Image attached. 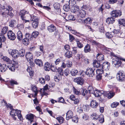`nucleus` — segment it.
<instances>
[{"label": "nucleus", "instance_id": "1", "mask_svg": "<svg viewBox=\"0 0 125 125\" xmlns=\"http://www.w3.org/2000/svg\"><path fill=\"white\" fill-rule=\"evenodd\" d=\"M1 6L3 9L5 11H6V12H3L2 14V15L4 17H7L8 15L10 16H12L11 15L9 14L10 12H9V11L12 10V9L11 7L8 5H7L5 3H4L3 5H1Z\"/></svg>", "mask_w": 125, "mask_h": 125}, {"label": "nucleus", "instance_id": "2", "mask_svg": "<svg viewBox=\"0 0 125 125\" xmlns=\"http://www.w3.org/2000/svg\"><path fill=\"white\" fill-rule=\"evenodd\" d=\"M112 63L113 66L116 67L120 66L122 64L120 59L116 56H114L112 61Z\"/></svg>", "mask_w": 125, "mask_h": 125}, {"label": "nucleus", "instance_id": "3", "mask_svg": "<svg viewBox=\"0 0 125 125\" xmlns=\"http://www.w3.org/2000/svg\"><path fill=\"white\" fill-rule=\"evenodd\" d=\"M31 21H32V25L33 27L35 28L37 27L39 24V18L33 15H32L31 16Z\"/></svg>", "mask_w": 125, "mask_h": 125}, {"label": "nucleus", "instance_id": "4", "mask_svg": "<svg viewBox=\"0 0 125 125\" xmlns=\"http://www.w3.org/2000/svg\"><path fill=\"white\" fill-rule=\"evenodd\" d=\"M58 73L61 75H63L64 74L66 76H67L70 74V71L68 69H66L64 71V73L63 72V70L61 68H58L57 69Z\"/></svg>", "mask_w": 125, "mask_h": 125}, {"label": "nucleus", "instance_id": "5", "mask_svg": "<svg viewBox=\"0 0 125 125\" xmlns=\"http://www.w3.org/2000/svg\"><path fill=\"white\" fill-rule=\"evenodd\" d=\"M18 65L17 63L15 62H14L13 63H9L7 66V68H9L10 70L11 71L14 72L15 71V68H18Z\"/></svg>", "mask_w": 125, "mask_h": 125}, {"label": "nucleus", "instance_id": "6", "mask_svg": "<svg viewBox=\"0 0 125 125\" xmlns=\"http://www.w3.org/2000/svg\"><path fill=\"white\" fill-rule=\"evenodd\" d=\"M94 69L88 68L86 71V74L89 77H92L94 74Z\"/></svg>", "mask_w": 125, "mask_h": 125}, {"label": "nucleus", "instance_id": "7", "mask_svg": "<svg viewBox=\"0 0 125 125\" xmlns=\"http://www.w3.org/2000/svg\"><path fill=\"white\" fill-rule=\"evenodd\" d=\"M117 77L118 80L120 81H122L124 80L125 76L123 73V71H119L118 72L117 75Z\"/></svg>", "mask_w": 125, "mask_h": 125}, {"label": "nucleus", "instance_id": "8", "mask_svg": "<svg viewBox=\"0 0 125 125\" xmlns=\"http://www.w3.org/2000/svg\"><path fill=\"white\" fill-rule=\"evenodd\" d=\"M9 53L14 58H17L18 57V51L17 50H12L10 49L8 50Z\"/></svg>", "mask_w": 125, "mask_h": 125}, {"label": "nucleus", "instance_id": "9", "mask_svg": "<svg viewBox=\"0 0 125 125\" xmlns=\"http://www.w3.org/2000/svg\"><path fill=\"white\" fill-rule=\"evenodd\" d=\"M26 57L27 60L28 61H30V62L32 63V66H33L34 64L33 62L31 61L33 60V56L32 54L30 52H27L26 54Z\"/></svg>", "mask_w": 125, "mask_h": 125}, {"label": "nucleus", "instance_id": "10", "mask_svg": "<svg viewBox=\"0 0 125 125\" xmlns=\"http://www.w3.org/2000/svg\"><path fill=\"white\" fill-rule=\"evenodd\" d=\"M115 95L114 93L111 91L105 92L104 91L103 96H107L108 98L110 99L112 98Z\"/></svg>", "mask_w": 125, "mask_h": 125}, {"label": "nucleus", "instance_id": "11", "mask_svg": "<svg viewBox=\"0 0 125 125\" xmlns=\"http://www.w3.org/2000/svg\"><path fill=\"white\" fill-rule=\"evenodd\" d=\"M121 12L119 10H114L111 12V15L112 17L115 18L118 17L122 15Z\"/></svg>", "mask_w": 125, "mask_h": 125}, {"label": "nucleus", "instance_id": "12", "mask_svg": "<svg viewBox=\"0 0 125 125\" xmlns=\"http://www.w3.org/2000/svg\"><path fill=\"white\" fill-rule=\"evenodd\" d=\"M104 91H100L97 90L95 89L93 94H94L95 96L98 97L103 96Z\"/></svg>", "mask_w": 125, "mask_h": 125}, {"label": "nucleus", "instance_id": "13", "mask_svg": "<svg viewBox=\"0 0 125 125\" xmlns=\"http://www.w3.org/2000/svg\"><path fill=\"white\" fill-rule=\"evenodd\" d=\"M74 81L77 84L81 85H83L84 82V79L81 77L76 78L74 79Z\"/></svg>", "mask_w": 125, "mask_h": 125}, {"label": "nucleus", "instance_id": "14", "mask_svg": "<svg viewBox=\"0 0 125 125\" xmlns=\"http://www.w3.org/2000/svg\"><path fill=\"white\" fill-rule=\"evenodd\" d=\"M25 38H24L23 41V43L26 45H28L29 43V41L31 36L29 33H26L25 35Z\"/></svg>", "mask_w": 125, "mask_h": 125}, {"label": "nucleus", "instance_id": "15", "mask_svg": "<svg viewBox=\"0 0 125 125\" xmlns=\"http://www.w3.org/2000/svg\"><path fill=\"white\" fill-rule=\"evenodd\" d=\"M7 34L8 38L10 40H13L15 39L16 37L15 34L12 31H9Z\"/></svg>", "mask_w": 125, "mask_h": 125}, {"label": "nucleus", "instance_id": "16", "mask_svg": "<svg viewBox=\"0 0 125 125\" xmlns=\"http://www.w3.org/2000/svg\"><path fill=\"white\" fill-rule=\"evenodd\" d=\"M31 15L29 14H28L25 15L24 16H21V18L22 21H23V23L29 22V21L28 20L29 18L31 17Z\"/></svg>", "mask_w": 125, "mask_h": 125}, {"label": "nucleus", "instance_id": "17", "mask_svg": "<svg viewBox=\"0 0 125 125\" xmlns=\"http://www.w3.org/2000/svg\"><path fill=\"white\" fill-rule=\"evenodd\" d=\"M110 66V64L108 62H104L103 63L102 68L104 70L107 71L109 70Z\"/></svg>", "mask_w": 125, "mask_h": 125}, {"label": "nucleus", "instance_id": "18", "mask_svg": "<svg viewBox=\"0 0 125 125\" xmlns=\"http://www.w3.org/2000/svg\"><path fill=\"white\" fill-rule=\"evenodd\" d=\"M79 6H75L72 8L71 11L72 12L77 14L79 13Z\"/></svg>", "mask_w": 125, "mask_h": 125}, {"label": "nucleus", "instance_id": "19", "mask_svg": "<svg viewBox=\"0 0 125 125\" xmlns=\"http://www.w3.org/2000/svg\"><path fill=\"white\" fill-rule=\"evenodd\" d=\"M47 29L50 32H52L55 31L56 28L53 25H51L48 27Z\"/></svg>", "mask_w": 125, "mask_h": 125}, {"label": "nucleus", "instance_id": "20", "mask_svg": "<svg viewBox=\"0 0 125 125\" xmlns=\"http://www.w3.org/2000/svg\"><path fill=\"white\" fill-rule=\"evenodd\" d=\"M19 110L16 109L15 110L14 109H12L10 112V114L11 115H12V117H13L14 119L15 120L16 118L14 117L18 113V111Z\"/></svg>", "mask_w": 125, "mask_h": 125}, {"label": "nucleus", "instance_id": "21", "mask_svg": "<svg viewBox=\"0 0 125 125\" xmlns=\"http://www.w3.org/2000/svg\"><path fill=\"white\" fill-rule=\"evenodd\" d=\"M66 119L68 120L71 118L73 116V113L70 110H69L66 113Z\"/></svg>", "mask_w": 125, "mask_h": 125}, {"label": "nucleus", "instance_id": "22", "mask_svg": "<svg viewBox=\"0 0 125 125\" xmlns=\"http://www.w3.org/2000/svg\"><path fill=\"white\" fill-rule=\"evenodd\" d=\"M51 68L50 64L48 62H46L44 65V70L47 71L50 70Z\"/></svg>", "mask_w": 125, "mask_h": 125}, {"label": "nucleus", "instance_id": "23", "mask_svg": "<svg viewBox=\"0 0 125 125\" xmlns=\"http://www.w3.org/2000/svg\"><path fill=\"white\" fill-rule=\"evenodd\" d=\"M115 20V18L111 17L108 18L106 20V22L108 24H112L114 22Z\"/></svg>", "mask_w": 125, "mask_h": 125}, {"label": "nucleus", "instance_id": "24", "mask_svg": "<svg viewBox=\"0 0 125 125\" xmlns=\"http://www.w3.org/2000/svg\"><path fill=\"white\" fill-rule=\"evenodd\" d=\"M104 55L103 54H98L96 55V58L98 61L101 62L104 60Z\"/></svg>", "mask_w": 125, "mask_h": 125}, {"label": "nucleus", "instance_id": "25", "mask_svg": "<svg viewBox=\"0 0 125 125\" xmlns=\"http://www.w3.org/2000/svg\"><path fill=\"white\" fill-rule=\"evenodd\" d=\"M98 105V103L95 100H92L91 102V106L93 108L96 107Z\"/></svg>", "mask_w": 125, "mask_h": 125}, {"label": "nucleus", "instance_id": "26", "mask_svg": "<svg viewBox=\"0 0 125 125\" xmlns=\"http://www.w3.org/2000/svg\"><path fill=\"white\" fill-rule=\"evenodd\" d=\"M80 91L81 92V94L83 96H86L88 95V92L86 89L82 88L81 89Z\"/></svg>", "mask_w": 125, "mask_h": 125}, {"label": "nucleus", "instance_id": "27", "mask_svg": "<svg viewBox=\"0 0 125 125\" xmlns=\"http://www.w3.org/2000/svg\"><path fill=\"white\" fill-rule=\"evenodd\" d=\"M91 51V48L90 45L88 44H86L84 48V52L86 53L89 52Z\"/></svg>", "mask_w": 125, "mask_h": 125}, {"label": "nucleus", "instance_id": "28", "mask_svg": "<svg viewBox=\"0 0 125 125\" xmlns=\"http://www.w3.org/2000/svg\"><path fill=\"white\" fill-rule=\"evenodd\" d=\"M78 15L81 18H83L85 17L86 15L85 11L83 10H80L79 13H77Z\"/></svg>", "mask_w": 125, "mask_h": 125}, {"label": "nucleus", "instance_id": "29", "mask_svg": "<svg viewBox=\"0 0 125 125\" xmlns=\"http://www.w3.org/2000/svg\"><path fill=\"white\" fill-rule=\"evenodd\" d=\"M65 19L68 20H75V18L74 17V16L72 15H67L65 17Z\"/></svg>", "mask_w": 125, "mask_h": 125}, {"label": "nucleus", "instance_id": "30", "mask_svg": "<svg viewBox=\"0 0 125 125\" xmlns=\"http://www.w3.org/2000/svg\"><path fill=\"white\" fill-rule=\"evenodd\" d=\"M7 67L6 64H5L1 65L0 68V71L2 72H5L7 69Z\"/></svg>", "mask_w": 125, "mask_h": 125}, {"label": "nucleus", "instance_id": "31", "mask_svg": "<svg viewBox=\"0 0 125 125\" xmlns=\"http://www.w3.org/2000/svg\"><path fill=\"white\" fill-rule=\"evenodd\" d=\"M97 120L100 123H103L104 122V119L103 115L102 114L100 115Z\"/></svg>", "mask_w": 125, "mask_h": 125}, {"label": "nucleus", "instance_id": "32", "mask_svg": "<svg viewBox=\"0 0 125 125\" xmlns=\"http://www.w3.org/2000/svg\"><path fill=\"white\" fill-rule=\"evenodd\" d=\"M35 62L37 65L40 67L42 66V61L41 60L36 59L35 60Z\"/></svg>", "mask_w": 125, "mask_h": 125}, {"label": "nucleus", "instance_id": "33", "mask_svg": "<svg viewBox=\"0 0 125 125\" xmlns=\"http://www.w3.org/2000/svg\"><path fill=\"white\" fill-rule=\"evenodd\" d=\"M17 38L19 41L22 40L23 38V35L21 31H19L17 33Z\"/></svg>", "mask_w": 125, "mask_h": 125}, {"label": "nucleus", "instance_id": "34", "mask_svg": "<svg viewBox=\"0 0 125 125\" xmlns=\"http://www.w3.org/2000/svg\"><path fill=\"white\" fill-rule=\"evenodd\" d=\"M26 118L30 121L31 123L33 121V115L30 114L27 115L26 116Z\"/></svg>", "mask_w": 125, "mask_h": 125}, {"label": "nucleus", "instance_id": "35", "mask_svg": "<svg viewBox=\"0 0 125 125\" xmlns=\"http://www.w3.org/2000/svg\"><path fill=\"white\" fill-rule=\"evenodd\" d=\"M92 22V20L89 18H87L85 20H84L83 21V23L87 24H89L91 23Z\"/></svg>", "mask_w": 125, "mask_h": 125}, {"label": "nucleus", "instance_id": "36", "mask_svg": "<svg viewBox=\"0 0 125 125\" xmlns=\"http://www.w3.org/2000/svg\"><path fill=\"white\" fill-rule=\"evenodd\" d=\"M75 41L76 42L77 46L79 48H82L83 47V45L80 42V41L77 39H76Z\"/></svg>", "mask_w": 125, "mask_h": 125}, {"label": "nucleus", "instance_id": "37", "mask_svg": "<svg viewBox=\"0 0 125 125\" xmlns=\"http://www.w3.org/2000/svg\"><path fill=\"white\" fill-rule=\"evenodd\" d=\"M72 75L73 76H75L77 75L78 74V71L76 69H72L70 72Z\"/></svg>", "mask_w": 125, "mask_h": 125}, {"label": "nucleus", "instance_id": "38", "mask_svg": "<svg viewBox=\"0 0 125 125\" xmlns=\"http://www.w3.org/2000/svg\"><path fill=\"white\" fill-rule=\"evenodd\" d=\"M4 103V105L5 106H6L7 108H9L10 109H12V106L10 104H7L6 101L3 100L1 102V103Z\"/></svg>", "mask_w": 125, "mask_h": 125}, {"label": "nucleus", "instance_id": "39", "mask_svg": "<svg viewBox=\"0 0 125 125\" xmlns=\"http://www.w3.org/2000/svg\"><path fill=\"white\" fill-rule=\"evenodd\" d=\"M71 32L73 34L76 35L77 36L81 37L83 36V35L81 34L79 32H78L77 31L74 30H72L71 31Z\"/></svg>", "mask_w": 125, "mask_h": 125}, {"label": "nucleus", "instance_id": "40", "mask_svg": "<svg viewBox=\"0 0 125 125\" xmlns=\"http://www.w3.org/2000/svg\"><path fill=\"white\" fill-rule=\"evenodd\" d=\"M99 62V61L98 62L96 61H94L93 64L94 66L97 68L99 67L100 66V64Z\"/></svg>", "mask_w": 125, "mask_h": 125}, {"label": "nucleus", "instance_id": "41", "mask_svg": "<svg viewBox=\"0 0 125 125\" xmlns=\"http://www.w3.org/2000/svg\"><path fill=\"white\" fill-rule=\"evenodd\" d=\"M18 56H23L25 55V51L24 50L21 49L18 52Z\"/></svg>", "mask_w": 125, "mask_h": 125}, {"label": "nucleus", "instance_id": "42", "mask_svg": "<svg viewBox=\"0 0 125 125\" xmlns=\"http://www.w3.org/2000/svg\"><path fill=\"white\" fill-rule=\"evenodd\" d=\"M9 26L12 27H13L17 24V22L15 21H11L9 22Z\"/></svg>", "mask_w": 125, "mask_h": 125}, {"label": "nucleus", "instance_id": "43", "mask_svg": "<svg viewBox=\"0 0 125 125\" xmlns=\"http://www.w3.org/2000/svg\"><path fill=\"white\" fill-rule=\"evenodd\" d=\"M104 76L106 78H108V79H110L111 78V75L110 73L109 72H104Z\"/></svg>", "mask_w": 125, "mask_h": 125}, {"label": "nucleus", "instance_id": "44", "mask_svg": "<svg viewBox=\"0 0 125 125\" xmlns=\"http://www.w3.org/2000/svg\"><path fill=\"white\" fill-rule=\"evenodd\" d=\"M28 12L24 10H22L21 11L20 15L21 16H24L25 15L28 14Z\"/></svg>", "mask_w": 125, "mask_h": 125}, {"label": "nucleus", "instance_id": "45", "mask_svg": "<svg viewBox=\"0 0 125 125\" xmlns=\"http://www.w3.org/2000/svg\"><path fill=\"white\" fill-rule=\"evenodd\" d=\"M88 90L90 94H93L94 91L93 87L91 86H89L88 88Z\"/></svg>", "mask_w": 125, "mask_h": 125}, {"label": "nucleus", "instance_id": "46", "mask_svg": "<svg viewBox=\"0 0 125 125\" xmlns=\"http://www.w3.org/2000/svg\"><path fill=\"white\" fill-rule=\"evenodd\" d=\"M70 7L68 4H66L63 6V9L65 11L67 12L70 10Z\"/></svg>", "mask_w": 125, "mask_h": 125}, {"label": "nucleus", "instance_id": "47", "mask_svg": "<svg viewBox=\"0 0 125 125\" xmlns=\"http://www.w3.org/2000/svg\"><path fill=\"white\" fill-rule=\"evenodd\" d=\"M2 59L4 61H6L7 62H8L9 63L11 62V61L9 58L7 56H3L2 58Z\"/></svg>", "mask_w": 125, "mask_h": 125}, {"label": "nucleus", "instance_id": "48", "mask_svg": "<svg viewBox=\"0 0 125 125\" xmlns=\"http://www.w3.org/2000/svg\"><path fill=\"white\" fill-rule=\"evenodd\" d=\"M56 119L59 121V123L61 124L63 123L64 121L63 118L61 116L57 117Z\"/></svg>", "mask_w": 125, "mask_h": 125}, {"label": "nucleus", "instance_id": "49", "mask_svg": "<svg viewBox=\"0 0 125 125\" xmlns=\"http://www.w3.org/2000/svg\"><path fill=\"white\" fill-rule=\"evenodd\" d=\"M72 52L70 51H67L65 54V57L70 58L72 57Z\"/></svg>", "mask_w": 125, "mask_h": 125}, {"label": "nucleus", "instance_id": "50", "mask_svg": "<svg viewBox=\"0 0 125 125\" xmlns=\"http://www.w3.org/2000/svg\"><path fill=\"white\" fill-rule=\"evenodd\" d=\"M31 87L32 91L35 93V95H37L38 92L37 87L34 86H32Z\"/></svg>", "mask_w": 125, "mask_h": 125}, {"label": "nucleus", "instance_id": "51", "mask_svg": "<svg viewBox=\"0 0 125 125\" xmlns=\"http://www.w3.org/2000/svg\"><path fill=\"white\" fill-rule=\"evenodd\" d=\"M18 113L17 115V116L18 117V118L21 121H22V115L21 114V112L20 110H18L17 111Z\"/></svg>", "mask_w": 125, "mask_h": 125}, {"label": "nucleus", "instance_id": "52", "mask_svg": "<svg viewBox=\"0 0 125 125\" xmlns=\"http://www.w3.org/2000/svg\"><path fill=\"white\" fill-rule=\"evenodd\" d=\"M99 116L95 113H93L91 115L92 118L94 120H97Z\"/></svg>", "mask_w": 125, "mask_h": 125}, {"label": "nucleus", "instance_id": "53", "mask_svg": "<svg viewBox=\"0 0 125 125\" xmlns=\"http://www.w3.org/2000/svg\"><path fill=\"white\" fill-rule=\"evenodd\" d=\"M119 23L121 25L125 26V19H122L119 20Z\"/></svg>", "mask_w": 125, "mask_h": 125}, {"label": "nucleus", "instance_id": "54", "mask_svg": "<svg viewBox=\"0 0 125 125\" xmlns=\"http://www.w3.org/2000/svg\"><path fill=\"white\" fill-rule=\"evenodd\" d=\"M114 34L113 32H107L106 34V37L108 38H110L113 37V34Z\"/></svg>", "mask_w": 125, "mask_h": 125}, {"label": "nucleus", "instance_id": "55", "mask_svg": "<svg viewBox=\"0 0 125 125\" xmlns=\"http://www.w3.org/2000/svg\"><path fill=\"white\" fill-rule=\"evenodd\" d=\"M73 91L74 94L76 95H79L81 94V92L80 91H78L74 87H73Z\"/></svg>", "mask_w": 125, "mask_h": 125}, {"label": "nucleus", "instance_id": "56", "mask_svg": "<svg viewBox=\"0 0 125 125\" xmlns=\"http://www.w3.org/2000/svg\"><path fill=\"white\" fill-rule=\"evenodd\" d=\"M39 32L37 31H34L32 33V36L34 38L37 37L39 35Z\"/></svg>", "mask_w": 125, "mask_h": 125}, {"label": "nucleus", "instance_id": "57", "mask_svg": "<svg viewBox=\"0 0 125 125\" xmlns=\"http://www.w3.org/2000/svg\"><path fill=\"white\" fill-rule=\"evenodd\" d=\"M8 29V28L7 27H4L2 30V34H4L6 33Z\"/></svg>", "mask_w": 125, "mask_h": 125}, {"label": "nucleus", "instance_id": "58", "mask_svg": "<svg viewBox=\"0 0 125 125\" xmlns=\"http://www.w3.org/2000/svg\"><path fill=\"white\" fill-rule=\"evenodd\" d=\"M48 89V85L47 84H46L44 87L43 88V94L44 95H46V93H45V91H47V90Z\"/></svg>", "mask_w": 125, "mask_h": 125}, {"label": "nucleus", "instance_id": "59", "mask_svg": "<svg viewBox=\"0 0 125 125\" xmlns=\"http://www.w3.org/2000/svg\"><path fill=\"white\" fill-rule=\"evenodd\" d=\"M31 69L32 68L31 67H28L27 69V71L29 73L30 75L32 76H33V72L31 71Z\"/></svg>", "mask_w": 125, "mask_h": 125}, {"label": "nucleus", "instance_id": "60", "mask_svg": "<svg viewBox=\"0 0 125 125\" xmlns=\"http://www.w3.org/2000/svg\"><path fill=\"white\" fill-rule=\"evenodd\" d=\"M77 57L78 60H80L81 59L82 61H83L84 58V56L82 54H78Z\"/></svg>", "mask_w": 125, "mask_h": 125}, {"label": "nucleus", "instance_id": "61", "mask_svg": "<svg viewBox=\"0 0 125 125\" xmlns=\"http://www.w3.org/2000/svg\"><path fill=\"white\" fill-rule=\"evenodd\" d=\"M96 72L98 75H101L104 73L102 69H97L96 70Z\"/></svg>", "mask_w": 125, "mask_h": 125}, {"label": "nucleus", "instance_id": "62", "mask_svg": "<svg viewBox=\"0 0 125 125\" xmlns=\"http://www.w3.org/2000/svg\"><path fill=\"white\" fill-rule=\"evenodd\" d=\"M119 103L117 102H115L113 103L111 105V106L113 108H115L118 105Z\"/></svg>", "mask_w": 125, "mask_h": 125}, {"label": "nucleus", "instance_id": "63", "mask_svg": "<svg viewBox=\"0 0 125 125\" xmlns=\"http://www.w3.org/2000/svg\"><path fill=\"white\" fill-rule=\"evenodd\" d=\"M82 118L84 120H86L88 119V116L84 114H83L82 115Z\"/></svg>", "mask_w": 125, "mask_h": 125}, {"label": "nucleus", "instance_id": "64", "mask_svg": "<svg viewBox=\"0 0 125 125\" xmlns=\"http://www.w3.org/2000/svg\"><path fill=\"white\" fill-rule=\"evenodd\" d=\"M5 38L3 35L0 36V41L2 42H4L5 41Z\"/></svg>", "mask_w": 125, "mask_h": 125}]
</instances>
